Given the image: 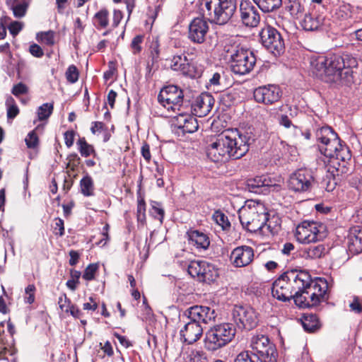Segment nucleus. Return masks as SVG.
Here are the masks:
<instances>
[{"mask_svg":"<svg viewBox=\"0 0 362 362\" xmlns=\"http://www.w3.org/2000/svg\"><path fill=\"white\" fill-rule=\"evenodd\" d=\"M258 7L265 13L271 12L279 8L281 0H255Z\"/></svg>","mask_w":362,"mask_h":362,"instance_id":"nucleus-38","label":"nucleus"},{"mask_svg":"<svg viewBox=\"0 0 362 362\" xmlns=\"http://www.w3.org/2000/svg\"><path fill=\"white\" fill-rule=\"evenodd\" d=\"M66 313H69L74 318H81L83 313L75 305H71L69 309H65Z\"/></svg>","mask_w":362,"mask_h":362,"instance_id":"nucleus-62","label":"nucleus"},{"mask_svg":"<svg viewBox=\"0 0 362 362\" xmlns=\"http://www.w3.org/2000/svg\"><path fill=\"white\" fill-rule=\"evenodd\" d=\"M311 74L326 83L349 85L354 82L353 68L356 67L355 58L329 54H313L309 59Z\"/></svg>","mask_w":362,"mask_h":362,"instance_id":"nucleus-1","label":"nucleus"},{"mask_svg":"<svg viewBox=\"0 0 362 362\" xmlns=\"http://www.w3.org/2000/svg\"><path fill=\"white\" fill-rule=\"evenodd\" d=\"M35 286L33 284H29L25 291V297L24 300L25 303L32 304L35 301Z\"/></svg>","mask_w":362,"mask_h":362,"instance_id":"nucleus-52","label":"nucleus"},{"mask_svg":"<svg viewBox=\"0 0 362 362\" xmlns=\"http://www.w3.org/2000/svg\"><path fill=\"white\" fill-rule=\"evenodd\" d=\"M81 192L85 197H90L94 195V183L92 177L86 173L80 181Z\"/></svg>","mask_w":362,"mask_h":362,"instance_id":"nucleus-37","label":"nucleus"},{"mask_svg":"<svg viewBox=\"0 0 362 362\" xmlns=\"http://www.w3.org/2000/svg\"><path fill=\"white\" fill-rule=\"evenodd\" d=\"M350 160H341L339 156H335L324 160L327 173L331 177H341L349 172L347 163Z\"/></svg>","mask_w":362,"mask_h":362,"instance_id":"nucleus-23","label":"nucleus"},{"mask_svg":"<svg viewBox=\"0 0 362 362\" xmlns=\"http://www.w3.org/2000/svg\"><path fill=\"white\" fill-rule=\"evenodd\" d=\"M183 92L177 86H168L160 91L158 100L168 110H180L183 102Z\"/></svg>","mask_w":362,"mask_h":362,"instance_id":"nucleus-11","label":"nucleus"},{"mask_svg":"<svg viewBox=\"0 0 362 362\" xmlns=\"http://www.w3.org/2000/svg\"><path fill=\"white\" fill-rule=\"evenodd\" d=\"M76 144L78 146V149L82 156L88 157L91 154H95L93 146L88 144L84 137L79 138L76 142Z\"/></svg>","mask_w":362,"mask_h":362,"instance_id":"nucleus-40","label":"nucleus"},{"mask_svg":"<svg viewBox=\"0 0 362 362\" xmlns=\"http://www.w3.org/2000/svg\"><path fill=\"white\" fill-rule=\"evenodd\" d=\"M315 137L319 150L326 159L339 156L343 160H351V154L349 147L331 127L325 126L317 129Z\"/></svg>","mask_w":362,"mask_h":362,"instance_id":"nucleus-3","label":"nucleus"},{"mask_svg":"<svg viewBox=\"0 0 362 362\" xmlns=\"http://www.w3.org/2000/svg\"><path fill=\"white\" fill-rule=\"evenodd\" d=\"M187 117L188 118V121L182 129V131L183 133H193L198 129L197 120L192 115Z\"/></svg>","mask_w":362,"mask_h":362,"instance_id":"nucleus-47","label":"nucleus"},{"mask_svg":"<svg viewBox=\"0 0 362 362\" xmlns=\"http://www.w3.org/2000/svg\"><path fill=\"white\" fill-rule=\"evenodd\" d=\"M314 178L308 169H298L293 173L288 180V187L295 192H305L310 189Z\"/></svg>","mask_w":362,"mask_h":362,"instance_id":"nucleus-14","label":"nucleus"},{"mask_svg":"<svg viewBox=\"0 0 362 362\" xmlns=\"http://www.w3.org/2000/svg\"><path fill=\"white\" fill-rule=\"evenodd\" d=\"M4 321L0 322V354L2 355L8 354L13 356L16 354V350L13 345L8 344L4 339Z\"/></svg>","mask_w":362,"mask_h":362,"instance_id":"nucleus-36","label":"nucleus"},{"mask_svg":"<svg viewBox=\"0 0 362 362\" xmlns=\"http://www.w3.org/2000/svg\"><path fill=\"white\" fill-rule=\"evenodd\" d=\"M147 18L144 21V31L149 32L157 16V12L155 8H148Z\"/></svg>","mask_w":362,"mask_h":362,"instance_id":"nucleus-46","label":"nucleus"},{"mask_svg":"<svg viewBox=\"0 0 362 362\" xmlns=\"http://www.w3.org/2000/svg\"><path fill=\"white\" fill-rule=\"evenodd\" d=\"M109 13L107 9L103 8L97 12L93 18V23L98 29H103L107 28L109 24L108 19Z\"/></svg>","mask_w":362,"mask_h":362,"instance_id":"nucleus-35","label":"nucleus"},{"mask_svg":"<svg viewBox=\"0 0 362 362\" xmlns=\"http://www.w3.org/2000/svg\"><path fill=\"white\" fill-rule=\"evenodd\" d=\"M269 180L264 176H257L247 180V186L250 192L259 193L262 187L269 186Z\"/></svg>","mask_w":362,"mask_h":362,"instance_id":"nucleus-34","label":"nucleus"},{"mask_svg":"<svg viewBox=\"0 0 362 362\" xmlns=\"http://www.w3.org/2000/svg\"><path fill=\"white\" fill-rule=\"evenodd\" d=\"M151 213L155 218H158L160 222L163 221L165 211L160 204L154 202L152 205Z\"/></svg>","mask_w":362,"mask_h":362,"instance_id":"nucleus-54","label":"nucleus"},{"mask_svg":"<svg viewBox=\"0 0 362 362\" xmlns=\"http://www.w3.org/2000/svg\"><path fill=\"white\" fill-rule=\"evenodd\" d=\"M254 259V250L247 245L238 246L233 250L230 261L235 267H244L249 265Z\"/></svg>","mask_w":362,"mask_h":362,"instance_id":"nucleus-19","label":"nucleus"},{"mask_svg":"<svg viewBox=\"0 0 362 362\" xmlns=\"http://www.w3.org/2000/svg\"><path fill=\"white\" fill-rule=\"evenodd\" d=\"M66 76L67 81L71 83H74L78 81V71L74 65H71L69 66L66 72Z\"/></svg>","mask_w":362,"mask_h":362,"instance_id":"nucleus-53","label":"nucleus"},{"mask_svg":"<svg viewBox=\"0 0 362 362\" xmlns=\"http://www.w3.org/2000/svg\"><path fill=\"white\" fill-rule=\"evenodd\" d=\"M250 347L262 362H276L278 353L276 346L267 336H253L250 340Z\"/></svg>","mask_w":362,"mask_h":362,"instance_id":"nucleus-8","label":"nucleus"},{"mask_svg":"<svg viewBox=\"0 0 362 362\" xmlns=\"http://www.w3.org/2000/svg\"><path fill=\"white\" fill-rule=\"evenodd\" d=\"M54 110L53 103H46L40 105L37 110V119L43 121L47 119Z\"/></svg>","mask_w":362,"mask_h":362,"instance_id":"nucleus-42","label":"nucleus"},{"mask_svg":"<svg viewBox=\"0 0 362 362\" xmlns=\"http://www.w3.org/2000/svg\"><path fill=\"white\" fill-rule=\"evenodd\" d=\"M98 269V264H90L85 269L83 278L86 281H91L95 278V274Z\"/></svg>","mask_w":362,"mask_h":362,"instance_id":"nucleus-50","label":"nucleus"},{"mask_svg":"<svg viewBox=\"0 0 362 362\" xmlns=\"http://www.w3.org/2000/svg\"><path fill=\"white\" fill-rule=\"evenodd\" d=\"M253 96L256 102L272 105L281 97L280 88L274 85L260 86L255 89Z\"/></svg>","mask_w":362,"mask_h":362,"instance_id":"nucleus-17","label":"nucleus"},{"mask_svg":"<svg viewBox=\"0 0 362 362\" xmlns=\"http://www.w3.org/2000/svg\"><path fill=\"white\" fill-rule=\"evenodd\" d=\"M170 67L173 70L180 71L184 75L194 76V68L185 56H174L170 61Z\"/></svg>","mask_w":362,"mask_h":362,"instance_id":"nucleus-26","label":"nucleus"},{"mask_svg":"<svg viewBox=\"0 0 362 362\" xmlns=\"http://www.w3.org/2000/svg\"><path fill=\"white\" fill-rule=\"evenodd\" d=\"M187 272L193 278L208 284L214 281L218 276V269L215 266L204 260L192 261L188 265Z\"/></svg>","mask_w":362,"mask_h":362,"instance_id":"nucleus-9","label":"nucleus"},{"mask_svg":"<svg viewBox=\"0 0 362 362\" xmlns=\"http://www.w3.org/2000/svg\"><path fill=\"white\" fill-rule=\"evenodd\" d=\"M74 135L75 133L73 130L66 131L64 134L65 144L68 148H70L73 145L74 141Z\"/></svg>","mask_w":362,"mask_h":362,"instance_id":"nucleus-61","label":"nucleus"},{"mask_svg":"<svg viewBox=\"0 0 362 362\" xmlns=\"http://www.w3.org/2000/svg\"><path fill=\"white\" fill-rule=\"evenodd\" d=\"M200 9L211 22L224 25L236 11V0H201Z\"/></svg>","mask_w":362,"mask_h":362,"instance_id":"nucleus-4","label":"nucleus"},{"mask_svg":"<svg viewBox=\"0 0 362 362\" xmlns=\"http://www.w3.org/2000/svg\"><path fill=\"white\" fill-rule=\"evenodd\" d=\"M259 37L262 44L274 55H280L284 51V40L274 28L267 25L263 28L260 33Z\"/></svg>","mask_w":362,"mask_h":362,"instance_id":"nucleus-10","label":"nucleus"},{"mask_svg":"<svg viewBox=\"0 0 362 362\" xmlns=\"http://www.w3.org/2000/svg\"><path fill=\"white\" fill-rule=\"evenodd\" d=\"M37 39L47 45L54 44V33L52 30L37 33Z\"/></svg>","mask_w":362,"mask_h":362,"instance_id":"nucleus-45","label":"nucleus"},{"mask_svg":"<svg viewBox=\"0 0 362 362\" xmlns=\"http://www.w3.org/2000/svg\"><path fill=\"white\" fill-rule=\"evenodd\" d=\"M209 30V23L204 18H194L188 26V38L194 43L202 44Z\"/></svg>","mask_w":362,"mask_h":362,"instance_id":"nucleus-16","label":"nucleus"},{"mask_svg":"<svg viewBox=\"0 0 362 362\" xmlns=\"http://www.w3.org/2000/svg\"><path fill=\"white\" fill-rule=\"evenodd\" d=\"M285 276L290 282L293 294L300 293L302 290L305 289L311 281L309 274L304 271H288L285 272Z\"/></svg>","mask_w":362,"mask_h":362,"instance_id":"nucleus-21","label":"nucleus"},{"mask_svg":"<svg viewBox=\"0 0 362 362\" xmlns=\"http://www.w3.org/2000/svg\"><path fill=\"white\" fill-rule=\"evenodd\" d=\"M279 124L286 128H290L291 126L296 128V126L293 125L291 121L288 119L286 115H281L279 118Z\"/></svg>","mask_w":362,"mask_h":362,"instance_id":"nucleus-63","label":"nucleus"},{"mask_svg":"<svg viewBox=\"0 0 362 362\" xmlns=\"http://www.w3.org/2000/svg\"><path fill=\"white\" fill-rule=\"evenodd\" d=\"M214 100L211 95L204 93L197 97L192 109L196 116L202 117L208 115L214 105Z\"/></svg>","mask_w":362,"mask_h":362,"instance_id":"nucleus-24","label":"nucleus"},{"mask_svg":"<svg viewBox=\"0 0 362 362\" xmlns=\"http://www.w3.org/2000/svg\"><path fill=\"white\" fill-rule=\"evenodd\" d=\"M183 362H208V358L204 351H193L184 358Z\"/></svg>","mask_w":362,"mask_h":362,"instance_id":"nucleus-44","label":"nucleus"},{"mask_svg":"<svg viewBox=\"0 0 362 362\" xmlns=\"http://www.w3.org/2000/svg\"><path fill=\"white\" fill-rule=\"evenodd\" d=\"M236 329L231 323L223 322L211 327L205 334L204 346L209 351L218 350L235 337Z\"/></svg>","mask_w":362,"mask_h":362,"instance_id":"nucleus-7","label":"nucleus"},{"mask_svg":"<svg viewBox=\"0 0 362 362\" xmlns=\"http://www.w3.org/2000/svg\"><path fill=\"white\" fill-rule=\"evenodd\" d=\"M302 325L305 330L313 332L320 327L318 317L315 315H308L305 316Z\"/></svg>","mask_w":362,"mask_h":362,"instance_id":"nucleus-39","label":"nucleus"},{"mask_svg":"<svg viewBox=\"0 0 362 362\" xmlns=\"http://www.w3.org/2000/svg\"><path fill=\"white\" fill-rule=\"evenodd\" d=\"M189 243L198 249L206 250L210 245L209 236L197 230H191L187 232Z\"/></svg>","mask_w":362,"mask_h":362,"instance_id":"nucleus-28","label":"nucleus"},{"mask_svg":"<svg viewBox=\"0 0 362 362\" xmlns=\"http://www.w3.org/2000/svg\"><path fill=\"white\" fill-rule=\"evenodd\" d=\"M348 249L352 254L362 252V228L360 226L352 227L348 235Z\"/></svg>","mask_w":362,"mask_h":362,"instance_id":"nucleus-27","label":"nucleus"},{"mask_svg":"<svg viewBox=\"0 0 362 362\" xmlns=\"http://www.w3.org/2000/svg\"><path fill=\"white\" fill-rule=\"evenodd\" d=\"M249 150L248 138L237 129H226L207 148V156L213 162H223L229 158L239 159Z\"/></svg>","mask_w":362,"mask_h":362,"instance_id":"nucleus-2","label":"nucleus"},{"mask_svg":"<svg viewBox=\"0 0 362 362\" xmlns=\"http://www.w3.org/2000/svg\"><path fill=\"white\" fill-rule=\"evenodd\" d=\"M180 334L184 342L192 344L202 336L203 328L199 323L189 320L180 329Z\"/></svg>","mask_w":362,"mask_h":362,"instance_id":"nucleus-22","label":"nucleus"},{"mask_svg":"<svg viewBox=\"0 0 362 362\" xmlns=\"http://www.w3.org/2000/svg\"><path fill=\"white\" fill-rule=\"evenodd\" d=\"M69 256H70V259L69 261V264L71 266H75L78 262V259H79L78 252L76 250H71L69 252Z\"/></svg>","mask_w":362,"mask_h":362,"instance_id":"nucleus-64","label":"nucleus"},{"mask_svg":"<svg viewBox=\"0 0 362 362\" xmlns=\"http://www.w3.org/2000/svg\"><path fill=\"white\" fill-rule=\"evenodd\" d=\"M319 226L314 221H303L299 224L296 230L297 240L303 244H309L319 240L322 235L320 233Z\"/></svg>","mask_w":362,"mask_h":362,"instance_id":"nucleus-13","label":"nucleus"},{"mask_svg":"<svg viewBox=\"0 0 362 362\" xmlns=\"http://www.w3.org/2000/svg\"><path fill=\"white\" fill-rule=\"evenodd\" d=\"M23 23L19 21H13L10 23L8 28L9 30L10 33L13 36L17 35L21 30L23 29Z\"/></svg>","mask_w":362,"mask_h":362,"instance_id":"nucleus-58","label":"nucleus"},{"mask_svg":"<svg viewBox=\"0 0 362 362\" xmlns=\"http://www.w3.org/2000/svg\"><path fill=\"white\" fill-rule=\"evenodd\" d=\"M240 221L247 230L250 232H257L262 230L265 226L267 228H271L270 222L268 219V213L263 204L253 201L241 207L238 211Z\"/></svg>","mask_w":362,"mask_h":362,"instance_id":"nucleus-5","label":"nucleus"},{"mask_svg":"<svg viewBox=\"0 0 362 362\" xmlns=\"http://www.w3.org/2000/svg\"><path fill=\"white\" fill-rule=\"evenodd\" d=\"M29 52L33 57L37 58H40L44 55V52L41 47L35 43L30 46Z\"/></svg>","mask_w":362,"mask_h":362,"instance_id":"nucleus-60","label":"nucleus"},{"mask_svg":"<svg viewBox=\"0 0 362 362\" xmlns=\"http://www.w3.org/2000/svg\"><path fill=\"white\" fill-rule=\"evenodd\" d=\"M338 180H339V177H331L330 175L327 173L326 178L323 180L325 189L327 192H332L335 189Z\"/></svg>","mask_w":362,"mask_h":362,"instance_id":"nucleus-51","label":"nucleus"},{"mask_svg":"<svg viewBox=\"0 0 362 362\" xmlns=\"http://www.w3.org/2000/svg\"><path fill=\"white\" fill-rule=\"evenodd\" d=\"M323 23V18L315 13L305 14L301 22L304 30L312 31L318 29Z\"/></svg>","mask_w":362,"mask_h":362,"instance_id":"nucleus-32","label":"nucleus"},{"mask_svg":"<svg viewBox=\"0 0 362 362\" xmlns=\"http://www.w3.org/2000/svg\"><path fill=\"white\" fill-rule=\"evenodd\" d=\"M58 304L60 309L64 311H65V309H69L72 305L71 300L67 297L66 293H63L59 296Z\"/></svg>","mask_w":362,"mask_h":362,"instance_id":"nucleus-57","label":"nucleus"},{"mask_svg":"<svg viewBox=\"0 0 362 362\" xmlns=\"http://www.w3.org/2000/svg\"><path fill=\"white\" fill-rule=\"evenodd\" d=\"M25 142L28 148H35L39 145V138L35 131L28 133L25 139Z\"/></svg>","mask_w":362,"mask_h":362,"instance_id":"nucleus-48","label":"nucleus"},{"mask_svg":"<svg viewBox=\"0 0 362 362\" xmlns=\"http://www.w3.org/2000/svg\"><path fill=\"white\" fill-rule=\"evenodd\" d=\"M188 319L201 325L209 324L215 321L217 314L214 309L208 306L194 305L185 311Z\"/></svg>","mask_w":362,"mask_h":362,"instance_id":"nucleus-15","label":"nucleus"},{"mask_svg":"<svg viewBox=\"0 0 362 362\" xmlns=\"http://www.w3.org/2000/svg\"><path fill=\"white\" fill-rule=\"evenodd\" d=\"M226 57L230 61L232 71L235 74L245 75L250 73L256 63L254 53L239 44H226L224 47Z\"/></svg>","mask_w":362,"mask_h":362,"instance_id":"nucleus-6","label":"nucleus"},{"mask_svg":"<svg viewBox=\"0 0 362 362\" xmlns=\"http://www.w3.org/2000/svg\"><path fill=\"white\" fill-rule=\"evenodd\" d=\"M7 110V119H13L19 114L20 110L15 100L11 96H8L6 100Z\"/></svg>","mask_w":362,"mask_h":362,"instance_id":"nucleus-41","label":"nucleus"},{"mask_svg":"<svg viewBox=\"0 0 362 362\" xmlns=\"http://www.w3.org/2000/svg\"><path fill=\"white\" fill-rule=\"evenodd\" d=\"M54 233L55 235L59 236H63L64 235V221L60 218L55 219Z\"/></svg>","mask_w":362,"mask_h":362,"instance_id":"nucleus-59","label":"nucleus"},{"mask_svg":"<svg viewBox=\"0 0 362 362\" xmlns=\"http://www.w3.org/2000/svg\"><path fill=\"white\" fill-rule=\"evenodd\" d=\"M28 87L23 83L20 82L14 85L11 90V93L16 97L28 93Z\"/></svg>","mask_w":362,"mask_h":362,"instance_id":"nucleus-56","label":"nucleus"},{"mask_svg":"<svg viewBox=\"0 0 362 362\" xmlns=\"http://www.w3.org/2000/svg\"><path fill=\"white\" fill-rule=\"evenodd\" d=\"M327 252V248L322 244L310 245L303 251V257L305 259H317L323 257Z\"/></svg>","mask_w":362,"mask_h":362,"instance_id":"nucleus-33","label":"nucleus"},{"mask_svg":"<svg viewBox=\"0 0 362 362\" xmlns=\"http://www.w3.org/2000/svg\"><path fill=\"white\" fill-rule=\"evenodd\" d=\"M305 0H288L286 6L290 14L295 18H299L305 11Z\"/></svg>","mask_w":362,"mask_h":362,"instance_id":"nucleus-31","label":"nucleus"},{"mask_svg":"<svg viewBox=\"0 0 362 362\" xmlns=\"http://www.w3.org/2000/svg\"><path fill=\"white\" fill-rule=\"evenodd\" d=\"M31 0H7L6 4L13 11L15 18H21L27 13Z\"/></svg>","mask_w":362,"mask_h":362,"instance_id":"nucleus-30","label":"nucleus"},{"mask_svg":"<svg viewBox=\"0 0 362 362\" xmlns=\"http://www.w3.org/2000/svg\"><path fill=\"white\" fill-rule=\"evenodd\" d=\"M190 115H191L188 113H180L177 116L174 117V125L182 130L188 121L187 117H190Z\"/></svg>","mask_w":362,"mask_h":362,"instance_id":"nucleus-55","label":"nucleus"},{"mask_svg":"<svg viewBox=\"0 0 362 362\" xmlns=\"http://www.w3.org/2000/svg\"><path fill=\"white\" fill-rule=\"evenodd\" d=\"M294 302L300 308H312L317 306V301L316 298L310 295V289L307 287L305 289L302 290L300 293H296L294 294Z\"/></svg>","mask_w":362,"mask_h":362,"instance_id":"nucleus-29","label":"nucleus"},{"mask_svg":"<svg viewBox=\"0 0 362 362\" xmlns=\"http://www.w3.org/2000/svg\"><path fill=\"white\" fill-rule=\"evenodd\" d=\"M272 293L274 298L284 302L294 298V294L292 293L290 282L285 276V272L274 281Z\"/></svg>","mask_w":362,"mask_h":362,"instance_id":"nucleus-20","label":"nucleus"},{"mask_svg":"<svg viewBox=\"0 0 362 362\" xmlns=\"http://www.w3.org/2000/svg\"><path fill=\"white\" fill-rule=\"evenodd\" d=\"M308 287L310 289V295L316 298L317 305H319L322 302H325L328 300V296L327 293L328 284L325 279H319L316 281H313L311 279Z\"/></svg>","mask_w":362,"mask_h":362,"instance_id":"nucleus-25","label":"nucleus"},{"mask_svg":"<svg viewBox=\"0 0 362 362\" xmlns=\"http://www.w3.org/2000/svg\"><path fill=\"white\" fill-rule=\"evenodd\" d=\"M212 218L223 230H227L230 227V223L227 216L220 210L216 211L214 213Z\"/></svg>","mask_w":362,"mask_h":362,"instance_id":"nucleus-43","label":"nucleus"},{"mask_svg":"<svg viewBox=\"0 0 362 362\" xmlns=\"http://www.w3.org/2000/svg\"><path fill=\"white\" fill-rule=\"evenodd\" d=\"M233 317L240 329L250 330L258 324V315L255 310L250 306H235Z\"/></svg>","mask_w":362,"mask_h":362,"instance_id":"nucleus-12","label":"nucleus"},{"mask_svg":"<svg viewBox=\"0 0 362 362\" xmlns=\"http://www.w3.org/2000/svg\"><path fill=\"white\" fill-rule=\"evenodd\" d=\"M146 205L144 201V199L141 197L138 198V204H137V221L141 222L142 224L144 223L146 221Z\"/></svg>","mask_w":362,"mask_h":362,"instance_id":"nucleus-49","label":"nucleus"},{"mask_svg":"<svg viewBox=\"0 0 362 362\" xmlns=\"http://www.w3.org/2000/svg\"><path fill=\"white\" fill-rule=\"evenodd\" d=\"M240 18L243 25L256 27L260 21L257 8L250 0H242L240 4Z\"/></svg>","mask_w":362,"mask_h":362,"instance_id":"nucleus-18","label":"nucleus"}]
</instances>
